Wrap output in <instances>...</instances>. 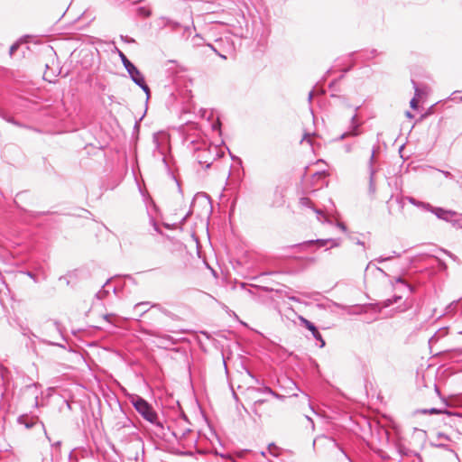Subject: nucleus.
<instances>
[{
    "label": "nucleus",
    "mask_w": 462,
    "mask_h": 462,
    "mask_svg": "<svg viewBox=\"0 0 462 462\" xmlns=\"http://www.w3.org/2000/svg\"><path fill=\"white\" fill-rule=\"evenodd\" d=\"M150 309L154 310V311L151 312L150 315L155 321L158 322V325L150 324L149 327L142 328V330H141L142 333L144 335H148L151 337H158V338H162L163 340L169 341L172 345L175 344L176 341L173 339V337L171 336L163 334L162 332L163 324L161 321V316L163 315V316L167 317L168 319H170L171 320H174V321L180 320V318L177 314L169 310L168 309H166L164 306H162L160 303H152L150 306Z\"/></svg>",
    "instance_id": "nucleus-1"
},
{
    "label": "nucleus",
    "mask_w": 462,
    "mask_h": 462,
    "mask_svg": "<svg viewBox=\"0 0 462 462\" xmlns=\"http://www.w3.org/2000/svg\"><path fill=\"white\" fill-rule=\"evenodd\" d=\"M190 144L199 164L205 169H209L212 163L221 156L217 145L208 144L204 140H191Z\"/></svg>",
    "instance_id": "nucleus-2"
},
{
    "label": "nucleus",
    "mask_w": 462,
    "mask_h": 462,
    "mask_svg": "<svg viewBox=\"0 0 462 462\" xmlns=\"http://www.w3.org/2000/svg\"><path fill=\"white\" fill-rule=\"evenodd\" d=\"M130 402L135 411L151 424L163 429L162 423L158 419V414L154 411L152 405L149 403L144 398L134 394L130 397Z\"/></svg>",
    "instance_id": "nucleus-3"
},
{
    "label": "nucleus",
    "mask_w": 462,
    "mask_h": 462,
    "mask_svg": "<svg viewBox=\"0 0 462 462\" xmlns=\"http://www.w3.org/2000/svg\"><path fill=\"white\" fill-rule=\"evenodd\" d=\"M152 157L161 159L164 166L170 170L167 154L171 151L169 136L164 132H157L152 134Z\"/></svg>",
    "instance_id": "nucleus-4"
},
{
    "label": "nucleus",
    "mask_w": 462,
    "mask_h": 462,
    "mask_svg": "<svg viewBox=\"0 0 462 462\" xmlns=\"http://www.w3.org/2000/svg\"><path fill=\"white\" fill-rule=\"evenodd\" d=\"M424 210L434 214L439 219L451 223L453 226L462 227V215L454 210L434 207L431 204L425 205Z\"/></svg>",
    "instance_id": "nucleus-5"
},
{
    "label": "nucleus",
    "mask_w": 462,
    "mask_h": 462,
    "mask_svg": "<svg viewBox=\"0 0 462 462\" xmlns=\"http://www.w3.org/2000/svg\"><path fill=\"white\" fill-rule=\"evenodd\" d=\"M129 74L132 81L136 84L146 95V100H149L151 97V90L149 86L145 82V79L143 74L140 71V69L134 65L129 69L126 70Z\"/></svg>",
    "instance_id": "nucleus-6"
},
{
    "label": "nucleus",
    "mask_w": 462,
    "mask_h": 462,
    "mask_svg": "<svg viewBox=\"0 0 462 462\" xmlns=\"http://www.w3.org/2000/svg\"><path fill=\"white\" fill-rule=\"evenodd\" d=\"M41 332L42 335L48 337H56L59 336L62 340H65V337L61 331V325L59 321L53 319H48L44 321L41 325Z\"/></svg>",
    "instance_id": "nucleus-7"
},
{
    "label": "nucleus",
    "mask_w": 462,
    "mask_h": 462,
    "mask_svg": "<svg viewBox=\"0 0 462 462\" xmlns=\"http://www.w3.org/2000/svg\"><path fill=\"white\" fill-rule=\"evenodd\" d=\"M291 312L294 314L292 310ZM295 316H297L300 324L305 327L311 333L312 337L319 342V347L323 348L326 346V342L317 326L301 315H297L295 313Z\"/></svg>",
    "instance_id": "nucleus-8"
},
{
    "label": "nucleus",
    "mask_w": 462,
    "mask_h": 462,
    "mask_svg": "<svg viewBox=\"0 0 462 462\" xmlns=\"http://www.w3.org/2000/svg\"><path fill=\"white\" fill-rule=\"evenodd\" d=\"M329 204H330V207L326 206L325 209L323 210V209L316 208L314 206L312 200L310 198L302 197L300 199V205L303 208H308L312 209L316 213L318 219H320V217H325L326 214H329L331 212L332 208H334L335 206L331 199H329Z\"/></svg>",
    "instance_id": "nucleus-9"
},
{
    "label": "nucleus",
    "mask_w": 462,
    "mask_h": 462,
    "mask_svg": "<svg viewBox=\"0 0 462 462\" xmlns=\"http://www.w3.org/2000/svg\"><path fill=\"white\" fill-rule=\"evenodd\" d=\"M328 244H330V248L337 247L340 245V240L333 238L308 240L299 244L298 245L303 249H308L314 245H317V247L320 248L326 246Z\"/></svg>",
    "instance_id": "nucleus-10"
},
{
    "label": "nucleus",
    "mask_w": 462,
    "mask_h": 462,
    "mask_svg": "<svg viewBox=\"0 0 462 462\" xmlns=\"http://www.w3.org/2000/svg\"><path fill=\"white\" fill-rule=\"evenodd\" d=\"M374 154H375V150L374 148L372 150V153H371V156L369 159V188H368V191L372 195L375 193V184H374V174H375V170L373 167V163L374 162Z\"/></svg>",
    "instance_id": "nucleus-11"
},
{
    "label": "nucleus",
    "mask_w": 462,
    "mask_h": 462,
    "mask_svg": "<svg viewBox=\"0 0 462 462\" xmlns=\"http://www.w3.org/2000/svg\"><path fill=\"white\" fill-rule=\"evenodd\" d=\"M20 328H21V331H22V334L25 337H33L37 339H39L40 341L49 345V346H59V347H61V348H65V346L60 344V343H58V342H53V341H51V340H48L46 338H40L35 333H33L28 327H23L22 325H20Z\"/></svg>",
    "instance_id": "nucleus-12"
},
{
    "label": "nucleus",
    "mask_w": 462,
    "mask_h": 462,
    "mask_svg": "<svg viewBox=\"0 0 462 462\" xmlns=\"http://www.w3.org/2000/svg\"><path fill=\"white\" fill-rule=\"evenodd\" d=\"M414 415H439V414H450L446 408H430V409H418L414 411Z\"/></svg>",
    "instance_id": "nucleus-13"
},
{
    "label": "nucleus",
    "mask_w": 462,
    "mask_h": 462,
    "mask_svg": "<svg viewBox=\"0 0 462 462\" xmlns=\"http://www.w3.org/2000/svg\"><path fill=\"white\" fill-rule=\"evenodd\" d=\"M160 21L162 22V27H168L173 32L177 31L181 27V24L179 22L174 21L169 17L162 16L160 18Z\"/></svg>",
    "instance_id": "nucleus-14"
},
{
    "label": "nucleus",
    "mask_w": 462,
    "mask_h": 462,
    "mask_svg": "<svg viewBox=\"0 0 462 462\" xmlns=\"http://www.w3.org/2000/svg\"><path fill=\"white\" fill-rule=\"evenodd\" d=\"M36 420V418L29 417L27 414L20 415L17 419L18 423L24 425L26 429H32L35 425Z\"/></svg>",
    "instance_id": "nucleus-15"
},
{
    "label": "nucleus",
    "mask_w": 462,
    "mask_h": 462,
    "mask_svg": "<svg viewBox=\"0 0 462 462\" xmlns=\"http://www.w3.org/2000/svg\"><path fill=\"white\" fill-rule=\"evenodd\" d=\"M398 453L401 455V457L414 456L419 459V462H422V457L418 452L411 450L404 446L398 447Z\"/></svg>",
    "instance_id": "nucleus-16"
},
{
    "label": "nucleus",
    "mask_w": 462,
    "mask_h": 462,
    "mask_svg": "<svg viewBox=\"0 0 462 462\" xmlns=\"http://www.w3.org/2000/svg\"><path fill=\"white\" fill-rule=\"evenodd\" d=\"M402 300V296H399V295H394L393 298L391 299H386L381 302H377L375 303L376 306L379 307V309H385V308H388L390 307L391 305H393V303H397L398 301H400Z\"/></svg>",
    "instance_id": "nucleus-17"
},
{
    "label": "nucleus",
    "mask_w": 462,
    "mask_h": 462,
    "mask_svg": "<svg viewBox=\"0 0 462 462\" xmlns=\"http://www.w3.org/2000/svg\"><path fill=\"white\" fill-rule=\"evenodd\" d=\"M411 83H412L413 88H414L415 97L411 99L410 106L413 110H417L419 108V102L417 101L416 97H420V94H421V91H420V89L417 86V83L414 80H411Z\"/></svg>",
    "instance_id": "nucleus-18"
},
{
    "label": "nucleus",
    "mask_w": 462,
    "mask_h": 462,
    "mask_svg": "<svg viewBox=\"0 0 462 462\" xmlns=\"http://www.w3.org/2000/svg\"><path fill=\"white\" fill-rule=\"evenodd\" d=\"M152 303L149 302V301H143V302H139L137 304H135L134 306V309L135 310H141V315H145L149 312V310H151L150 309V306L152 305Z\"/></svg>",
    "instance_id": "nucleus-19"
},
{
    "label": "nucleus",
    "mask_w": 462,
    "mask_h": 462,
    "mask_svg": "<svg viewBox=\"0 0 462 462\" xmlns=\"http://www.w3.org/2000/svg\"><path fill=\"white\" fill-rule=\"evenodd\" d=\"M109 291H110L109 280H107L106 282L103 285L102 289L99 290L96 293V297L98 300H103L104 298H106L108 295Z\"/></svg>",
    "instance_id": "nucleus-20"
},
{
    "label": "nucleus",
    "mask_w": 462,
    "mask_h": 462,
    "mask_svg": "<svg viewBox=\"0 0 462 462\" xmlns=\"http://www.w3.org/2000/svg\"><path fill=\"white\" fill-rule=\"evenodd\" d=\"M362 125V123H357L354 125H349L348 133L351 136H358L361 134L360 127Z\"/></svg>",
    "instance_id": "nucleus-21"
},
{
    "label": "nucleus",
    "mask_w": 462,
    "mask_h": 462,
    "mask_svg": "<svg viewBox=\"0 0 462 462\" xmlns=\"http://www.w3.org/2000/svg\"><path fill=\"white\" fill-rule=\"evenodd\" d=\"M118 54L126 70L134 65L121 51H118Z\"/></svg>",
    "instance_id": "nucleus-22"
},
{
    "label": "nucleus",
    "mask_w": 462,
    "mask_h": 462,
    "mask_svg": "<svg viewBox=\"0 0 462 462\" xmlns=\"http://www.w3.org/2000/svg\"><path fill=\"white\" fill-rule=\"evenodd\" d=\"M0 117L8 123L21 126V124H19L14 117L8 116L3 109H0Z\"/></svg>",
    "instance_id": "nucleus-23"
},
{
    "label": "nucleus",
    "mask_w": 462,
    "mask_h": 462,
    "mask_svg": "<svg viewBox=\"0 0 462 462\" xmlns=\"http://www.w3.org/2000/svg\"><path fill=\"white\" fill-rule=\"evenodd\" d=\"M257 392L259 393H268V394H271L276 398H280L281 395L278 394L277 393H275L274 391H273L269 386H262V387H259L256 389Z\"/></svg>",
    "instance_id": "nucleus-24"
},
{
    "label": "nucleus",
    "mask_w": 462,
    "mask_h": 462,
    "mask_svg": "<svg viewBox=\"0 0 462 462\" xmlns=\"http://www.w3.org/2000/svg\"><path fill=\"white\" fill-rule=\"evenodd\" d=\"M333 442H334V445L335 447H337L339 451L344 455V457L349 461V462H355L349 456L348 454L345 451L344 448L342 446H340L337 440L333 438L330 439Z\"/></svg>",
    "instance_id": "nucleus-25"
},
{
    "label": "nucleus",
    "mask_w": 462,
    "mask_h": 462,
    "mask_svg": "<svg viewBox=\"0 0 462 462\" xmlns=\"http://www.w3.org/2000/svg\"><path fill=\"white\" fill-rule=\"evenodd\" d=\"M333 442H334V445L335 447H337L339 451L344 455V457L349 461V462H355L349 456L348 454L345 451L344 448L342 446H340L337 440L333 438L330 439Z\"/></svg>",
    "instance_id": "nucleus-26"
},
{
    "label": "nucleus",
    "mask_w": 462,
    "mask_h": 462,
    "mask_svg": "<svg viewBox=\"0 0 462 462\" xmlns=\"http://www.w3.org/2000/svg\"><path fill=\"white\" fill-rule=\"evenodd\" d=\"M408 200L411 204L416 206V207H419V208H421L424 209V206L429 204L428 202H422V201H419L417 200L416 199H414L413 197H409L408 198Z\"/></svg>",
    "instance_id": "nucleus-27"
},
{
    "label": "nucleus",
    "mask_w": 462,
    "mask_h": 462,
    "mask_svg": "<svg viewBox=\"0 0 462 462\" xmlns=\"http://www.w3.org/2000/svg\"><path fill=\"white\" fill-rule=\"evenodd\" d=\"M142 120V117L139 119V121H136L134 125L133 130V138L137 141L139 137V131H140V121Z\"/></svg>",
    "instance_id": "nucleus-28"
},
{
    "label": "nucleus",
    "mask_w": 462,
    "mask_h": 462,
    "mask_svg": "<svg viewBox=\"0 0 462 462\" xmlns=\"http://www.w3.org/2000/svg\"><path fill=\"white\" fill-rule=\"evenodd\" d=\"M137 13L143 17H149L151 15V11L143 6L138 7Z\"/></svg>",
    "instance_id": "nucleus-29"
},
{
    "label": "nucleus",
    "mask_w": 462,
    "mask_h": 462,
    "mask_svg": "<svg viewBox=\"0 0 462 462\" xmlns=\"http://www.w3.org/2000/svg\"><path fill=\"white\" fill-rule=\"evenodd\" d=\"M448 353L451 355V357L460 356H462V347L448 350Z\"/></svg>",
    "instance_id": "nucleus-30"
},
{
    "label": "nucleus",
    "mask_w": 462,
    "mask_h": 462,
    "mask_svg": "<svg viewBox=\"0 0 462 462\" xmlns=\"http://www.w3.org/2000/svg\"><path fill=\"white\" fill-rule=\"evenodd\" d=\"M20 45H21L20 41L15 42L14 43H13L11 45L10 50H9L10 56H13L14 54V52L19 49Z\"/></svg>",
    "instance_id": "nucleus-31"
},
{
    "label": "nucleus",
    "mask_w": 462,
    "mask_h": 462,
    "mask_svg": "<svg viewBox=\"0 0 462 462\" xmlns=\"http://www.w3.org/2000/svg\"><path fill=\"white\" fill-rule=\"evenodd\" d=\"M150 223L152 224V226H153V229L157 233H162V230H161L159 225L157 224L156 220L152 217H150Z\"/></svg>",
    "instance_id": "nucleus-32"
},
{
    "label": "nucleus",
    "mask_w": 462,
    "mask_h": 462,
    "mask_svg": "<svg viewBox=\"0 0 462 462\" xmlns=\"http://www.w3.org/2000/svg\"><path fill=\"white\" fill-rule=\"evenodd\" d=\"M48 214H51L50 211H41V212H30V216L32 217H39L41 216H43V215H48Z\"/></svg>",
    "instance_id": "nucleus-33"
},
{
    "label": "nucleus",
    "mask_w": 462,
    "mask_h": 462,
    "mask_svg": "<svg viewBox=\"0 0 462 462\" xmlns=\"http://www.w3.org/2000/svg\"><path fill=\"white\" fill-rule=\"evenodd\" d=\"M359 108H360V106H356V107L355 108L356 113L351 116V119H350V125H354V124H357V123H359V122H358V119H357V114H356V111H357Z\"/></svg>",
    "instance_id": "nucleus-34"
},
{
    "label": "nucleus",
    "mask_w": 462,
    "mask_h": 462,
    "mask_svg": "<svg viewBox=\"0 0 462 462\" xmlns=\"http://www.w3.org/2000/svg\"><path fill=\"white\" fill-rule=\"evenodd\" d=\"M193 211L191 208H189V210L187 212V214L181 218L180 220V224L181 225H184L187 220L189 219V217L192 215Z\"/></svg>",
    "instance_id": "nucleus-35"
},
{
    "label": "nucleus",
    "mask_w": 462,
    "mask_h": 462,
    "mask_svg": "<svg viewBox=\"0 0 462 462\" xmlns=\"http://www.w3.org/2000/svg\"><path fill=\"white\" fill-rule=\"evenodd\" d=\"M349 238L356 245L365 246V243L361 241L359 238L355 236H349Z\"/></svg>",
    "instance_id": "nucleus-36"
},
{
    "label": "nucleus",
    "mask_w": 462,
    "mask_h": 462,
    "mask_svg": "<svg viewBox=\"0 0 462 462\" xmlns=\"http://www.w3.org/2000/svg\"><path fill=\"white\" fill-rule=\"evenodd\" d=\"M392 258H393V256H387V257L380 256V257L376 258L374 261L377 263H383L386 261H390Z\"/></svg>",
    "instance_id": "nucleus-37"
},
{
    "label": "nucleus",
    "mask_w": 462,
    "mask_h": 462,
    "mask_svg": "<svg viewBox=\"0 0 462 462\" xmlns=\"http://www.w3.org/2000/svg\"><path fill=\"white\" fill-rule=\"evenodd\" d=\"M436 260L438 261L439 263V269L440 270H446L447 269V264L444 261L439 259V258H436Z\"/></svg>",
    "instance_id": "nucleus-38"
},
{
    "label": "nucleus",
    "mask_w": 462,
    "mask_h": 462,
    "mask_svg": "<svg viewBox=\"0 0 462 462\" xmlns=\"http://www.w3.org/2000/svg\"><path fill=\"white\" fill-rule=\"evenodd\" d=\"M191 29L189 25L183 27V35L189 37L190 35Z\"/></svg>",
    "instance_id": "nucleus-39"
},
{
    "label": "nucleus",
    "mask_w": 462,
    "mask_h": 462,
    "mask_svg": "<svg viewBox=\"0 0 462 462\" xmlns=\"http://www.w3.org/2000/svg\"><path fill=\"white\" fill-rule=\"evenodd\" d=\"M404 286L409 290V291H410L411 293H414V292H415V291H416L415 286H413V285H411V284L408 283L407 282H405Z\"/></svg>",
    "instance_id": "nucleus-40"
},
{
    "label": "nucleus",
    "mask_w": 462,
    "mask_h": 462,
    "mask_svg": "<svg viewBox=\"0 0 462 462\" xmlns=\"http://www.w3.org/2000/svg\"><path fill=\"white\" fill-rule=\"evenodd\" d=\"M393 282L396 283H402L403 286L406 282V281L402 276L395 277Z\"/></svg>",
    "instance_id": "nucleus-41"
},
{
    "label": "nucleus",
    "mask_w": 462,
    "mask_h": 462,
    "mask_svg": "<svg viewBox=\"0 0 462 462\" xmlns=\"http://www.w3.org/2000/svg\"><path fill=\"white\" fill-rule=\"evenodd\" d=\"M27 276H29L30 278H32L35 282H38L37 278H36V275L31 272V271H27L24 273Z\"/></svg>",
    "instance_id": "nucleus-42"
},
{
    "label": "nucleus",
    "mask_w": 462,
    "mask_h": 462,
    "mask_svg": "<svg viewBox=\"0 0 462 462\" xmlns=\"http://www.w3.org/2000/svg\"><path fill=\"white\" fill-rule=\"evenodd\" d=\"M337 226L338 228H340L343 232H346V230H347L346 226L344 223H342V222H338V223L337 224Z\"/></svg>",
    "instance_id": "nucleus-43"
},
{
    "label": "nucleus",
    "mask_w": 462,
    "mask_h": 462,
    "mask_svg": "<svg viewBox=\"0 0 462 462\" xmlns=\"http://www.w3.org/2000/svg\"><path fill=\"white\" fill-rule=\"evenodd\" d=\"M208 46L210 47V49H211L212 51H214L216 53H217V55H218L219 57H221V58H222V59H224V60H226V56H225L224 54L219 53V52H218V51L214 48V46H213L212 44H208Z\"/></svg>",
    "instance_id": "nucleus-44"
},
{
    "label": "nucleus",
    "mask_w": 462,
    "mask_h": 462,
    "mask_svg": "<svg viewBox=\"0 0 462 462\" xmlns=\"http://www.w3.org/2000/svg\"><path fill=\"white\" fill-rule=\"evenodd\" d=\"M348 136H351V135L346 131V132L343 133L337 140L342 141V140H344L345 138H346Z\"/></svg>",
    "instance_id": "nucleus-45"
},
{
    "label": "nucleus",
    "mask_w": 462,
    "mask_h": 462,
    "mask_svg": "<svg viewBox=\"0 0 462 462\" xmlns=\"http://www.w3.org/2000/svg\"><path fill=\"white\" fill-rule=\"evenodd\" d=\"M121 38L125 42H134V40L133 38L128 37V36H121Z\"/></svg>",
    "instance_id": "nucleus-46"
},
{
    "label": "nucleus",
    "mask_w": 462,
    "mask_h": 462,
    "mask_svg": "<svg viewBox=\"0 0 462 462\" xmlns=\"http://www.w3.org/2000/svg\"><path fill=\"white\" fill-rule=\"evenodd\" d=\"M273 448H277L276 445H275L274 443H270V444L268 445V451H269L271 454H273Z\"/></svg>",
    "instance_id": "nucleus-47"
},
{
    "label": "nucleus",
    "mask_w": 462,
    "mask_h": 462,
    "mask_svg": "<svg viewBox=\"0 0 462 462\" xmlns=\"http://www.w3.org/2000/svg\"><path fill=\"white\" fill-rule=\"evenodd\" d=\"M60 445H61L60 441H56L53 444H51V447L56 448V449H59L60 448Z\"/></svg>",
    "instance_id": "nucleus-48"
},
{
    "label": "nucleus",
    "mask_w": 462,
    "mask_h": 462,
    "mask_svg": "<svg viewBox=\"0 0 462 462\" xmlns=\"http://www.w3.org/2000/svg\"><path fill=\"white\" fill-rule=\"evenodd\" d=\"M441 172L446 178H453V175L448 171H441Z\"/></svg>",
    "instance_id": "nucleus-49"
},
{
    "label": "nucleus",
    "mask_w": 462,
    "mask_h": 462,
    "mask_svg": "<svg viewBox=\"0 0 462 462\" xmlns=\"http://www.w3.org/2000/svg\"><path fill=\"white\" fill-rule=\"evenodd\" d=\"M443 252L445 254H447L450 258H452L453 260H456L457 259V256L454 255L452 253L448 252V251H446V250H443Z\"/></svg>",
    "instance_id": "nucleus-50"
},
{
    "label": "nucleus",
    "mask_w": 462,
    "mask_h": 462,
    "mask_svg": "<svg viewBox=\"0 0 462 462\" xmlns=\"http://www.w3.org/2000/svg\"><path fill=\"white\" fill-rule=\"evenodd\" d=\"M313 95H314L313 90L310 91L309 96H308V101L310 103L311 102V100L313 98Z\"/></svg>",
    "instance_id": "nucleus-51"
},
{
    "label": "nucleus",
    "mask_w": 462,
    "mask_h": 462,
    "mask_svg": "<svg viewBox=\"0 0 462 462\" xmlns=\"http://www.w3.org/2000/svg\"><path fill=\"white\" fill-rule=\"evenodd\" d=\"M288 299L292 300V301H295V302H299L300 301V300L297 297H295V296H288Z\"/></svg>",
    "instance_id": "nucleus-52"
},
{
    "label": "nucleus",
    "mask_w": 462,
    "mask_h": 462,
    "mask_svg": "<svg viewBox=\"0 0 462 462\" xmlns=\"http://www.w3.org/2000/svg\"><path fill=\"white\" fill-rule=\"evenodd\" d=\"M345 150H346V152H350L352 151V146H351V144H346V145L345 146Z\"/></svg>",
    "instance_id": "nucleus-53"
},
{
    "label": "nucleus",
    "mask_w": 462,
    "mask_h": 462,
    "mask_svg": "<svg viewBox=\"0 0 462 462\" xmlns=\"http://www.w3.org/2000/svg\"><path fill=\"white\" fill-rule=\"evenodd\" d=\"M405 116L408 118H413L414 117L413 114L411 112H410V111H406Z\"/></svg>",
    "instance_id": "nucleus-54"
},
{
    "label": "nucleus",
    "mask_w": 462,
    "mask_h": 462,
    "mask_svg": "<svg viewBox=\"0 0 462 462\" xmlns=\"http://www.w3.org/2000/svg\"><path fill=\"white\" fill-rule=\"evenodd\" d=\"M247 373H248V374H249L253 379H254V380H255V382H256L257 383H259V380H258V379H256V378L254 377V375L250 371H247Z\"/></svg>",
    "instance_id": "nucleus-55"
},
{
    "label": "nucleus",
    "mask_w": 462,
    "mask_h": 462,
    "mask_svg": "<svg viewBox=\"0 0 462 462\" xmlns=\"http://www.w3.org/2000/svg\"><path fill=\"white\" fill-rule=\"evenodd\" d=\"M337 80H333L332 82L329 83L328 88H332L337 84Z\"/></svg>",
    "instance_id": "nucleus-56"
},
{
    "label": "nucleus",
    "mask_w": 462,
    "mask_h": 462,
    "mask_svg": "<svg viewBox=\"0 0 462 462\" xmlns=\"http://www.w3.org/2000/svg\"><path fill=\"white\" fill-rule=\"evenodd\" d=\"M376 270L381 272L384 276H388V274L380 267H376Z\"/></svg>",
    "instance_id": "nucleus-57"
},
{
    "label": "nucleus",
    "mask_w": 462,
    "mask_h": 462,
    "mask_svg": "<svg viewBox=\"0 0 462 462\" xmlns=\"http://www.w3.org/2000/svg\"><path fill=\"white\" fill-rule=\"evenodd\" d=\"M24 194H25L24 192L18 193V194L16 195V199H21Z\"/></svg>",
    "instance_id": "nucleus-58"
},
{
    "label": "nucleus",
    "mask_w": 462,
    "mask_h": 462,
    "mask_svg": "<svg viewBox=\"0 0 462 462\" xmlns=\"http://www.w3.org/2000/svg\"><path fill=\"white\" fill-rule=\"evenodd\" d=\"M393 255H392L393 257V256H397V257H400L401 256V254L399 253H396L395 251L393 252Z\"/></svg>",
    "instance_id": "nucleus-59"
},
{
    "label": "nucleus",
    "mask_w": 462,
    "mask_h": 462,
    "mask_svg": "<svg viewBox=\"0 0 462 462\" xmlns=\"http://www.w3.org/2000/svg\"><path fill=\"white\" fill-rule=\"evenodd\" d=\"M201 334L206 336L208 338L209 337V334L207 331H202Z\"/></svg>",
    "instance_id": "nucleus-60"
},
{
    "label": "nucleus",
    "mask_w": 462,
    "mask_h": 462,
    "mask_svg": "<svg viewBox=\"0 0 462 462\" xmlns=\"http://www.w3.org/2000/svg\"><path fill=\"white\" fill-rule=\"evenodd\" d=\"M436 337H437V333H436V334H434V335L431 337V338L430 339V341H432V340H434V339H436Z\"/></svg>",
    "instance_id": "nucleus-61"
},
{
    "label": "nucleus",
    "mask_w": 462,
    "mask_h": 462,
    "mask_svg": "<svg viewBox=\"0 0 462 462\" xmlns=\"http://www.w3.org/2000/svg\"><path fill=\"white\" fill-rule=\"evenodd\" d=\"M176 182H177V185H178V188H179V191L182 192L180 185V182L178 180H176Z\"/></svg>",
    "instance_id": "nucleus-62"
},
{
    "label": "nucleus",
    "mask_w": 462,
    "mask_h": 462,
    "mask_svg": "<svg viewBox=\"0 0 462 462\" xmlns=\"http://www.w3.org/2000/svg\"><path fill=\"white\" fill-rule=\"evenodd\" d=\"M215 454H216V455H219V456H220V457H224V455H223V454H219L217 451H215Z\"/></svg>",
    "instance_id": "nucleus-63"
},
{
    "label": "nucleus",
    "mask_w": 462,
    "mask_h": 462,
    "mask_svg": "<svg viewBox=\"0 0 462 462\" xmlns=\"http://www.w3.org/2000/svg\"><path fill=\"white\" fill-rule=\"evenodd\" d=\"M396 201H397L398 203H402V199H399V198H397V199H396Z\"/></svg>",
    "instance_id": "nucleus-64"
}]
</instances>
